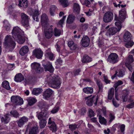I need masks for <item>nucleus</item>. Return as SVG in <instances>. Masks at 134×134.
Wrapping results in <instances>:
<instances>
[{"label": "nucleus", "instance_id": "nucleus-1", "mask_svg": "<svg viewBox=\"0 0 134 134\" xmlns=\"http://www.w3.org/2000/svg\"><path fill=\"white\" fill-rule=\"evenodd\" d=\"M12 33L13 37L9 35H7L5 37L3 43L5 48L9 52L13 51L15 47L16 43L13 38L21 44H23L25 40L23 36V32L18 27H14Z\"/></svg>", "mask_w": 134, "mask_h": 134}, {"label": "nucleus", "instance_id": "nucleus-2", "mask_svg": "<svg viewBox=\"0 0 134 134\" xmlns=\"http://www.w3.org/2000/svg\"><path fill=\"white\" fill-rule=\"evenodd\" d=\"M45 81L50 86L56 88H59L61 83L60 78L53 74L47 76Z\"/></svg>", "mask_w": 134, "mask_h": 134}, {"label": "nucleus", "instance_id": "nucleus-3", "mask_svg": "<svg viewBox=\"0 0 134 134\" xmlns=\"http://www.w3.org/2000/svg\"><path fill=\"white\" fill-rule=\"evenodd\" d=\"M43 27L44 28V37L47 39L51 38L53 34V30L52 27L49 25H46V26Z\"/></svg>", "mask_w": 134, "mask_h": 134}, {"label": "nucleus", "instance_id": "nucleus-4", "mask_svg": "<svg viewBox=\"0 0 134 134\" xmlns=\"http://www.w3.org/2000/svg\"><path fill=\"white\" fill-rule=\"evenodd\" d=\"M126 9L123 8L119 11V17L116 14L114 15L115 20L117 21H123L126 18Z\"/></svg>", "mask_w": 134, "mask_h": 134}, {"label": "nucleus", "instance_id": "nucleus-5", "mask_svg": "<svg viewBox=\"0 0 134 134\" xmlns=\"http://www.w3.org/2000/svg\"><path fill=\"white\" fill-rule=\"evenodd\" d=\"M47 108L43 111H42L40 112H37L36 116L38 119L41 120H42L46 119L48 118L49 115V112L47 111Z\"/></svg>", "mask_w": 134, "mask_h": 134}, {"label": "nucleus", "instance_id": "nucleus-6", "mask_svg": "<svg viewBox=\"0 0 134 134\" xmlns=\"http://www.w3.org/2000/svg\"><path fill=\"white\" fill-rule=\"evenodd\" d=\"M107 60L110 63L114 64L118 62L119 60L118 56L115 53H112L109 56Z\"/></svg>", "mask_w": 134, "mask_h": 134}, {"label": "nucleus", "instance_id": "nucleus-7", "mask_svg": "<svg viewBox=\"0 0 134 134\" xmlns=\"http://www.w3.org/2000/svg\"><path fill=\"white\" fill-rule=\"evenodd\" d=\"M12 103L16 105H21L23 104V100L20 97L18 96H12L11 98Z\"/></svg>", "mask_w": 134, "mask_h": 134}, {"label": "nucleus", "instance_id": "nucleus-8", "mask_svg": "<svg viewBox=\"0 0 134 134\" xmlns=\"http://www.w3.org/2000/svg\"><path fill=\"white\" fill-rule=\"evenodd\" d=\"M113 14L111 12H108L104 14L103 18V21L105 23L111 22L113 19Z\"/></svg>", "mask_w": 134, "mask_h": 134}, {"label": "nucleus", "instance_id": "nucleus-9", "mask_svg": "<svg viewBox=\"0 0 134 134\" xmlns=\"http://www.w3.org/2000/svg\"><path fill=\"white\" fill-rule=\"evenodd\" d=\"M21 23L22 25L25 27H27L29 26V18L28 16L24 13L21 14Z\"/></svg>", "mask_w": 134, "mask_h": 134}, {"label": "nucleus", "instance_id": "nucleus-10", "mask_svg": "<svg viewBox=\"0 0 134 134\" xmlns=\"http://www.w3.org/2000/svg\"><path fill=\"white\" fill-rule=\"evenodd\" d=\"M42 65L45 71H48L51 72H53V71L54 69L51 63L50 62H47L46 63L43 62Z\"/></svg>", "mask_w": 134, "mask_h": 134}, {"label": "nucleus", "instance_id": "nucleus-11", "mask_svg": "<svg viewBox=\"0 0 134 134\" xmlns=\"http://www.w3.org/2000/svg\"><path fill=\"white\" fill-rule=\"evenodd\" d=\"M98 99V97L97 96H93L92 98L87 99L86 102V104L88 105L91 106L94 103L95 105H97Z\"/></svg>", "mask_w": 134, "mask_h": 134}, {"label": "nucleus", "instance_id": "nucleus-12", "mask_svg": "<svg viewBox=\"0 0 134 134\" xmlns=\"http://www.w3.org/2000/svg\"><path fill=\"white\" fill-rule=\"evenodd\" d=\"M118 31H119L116 27H110L107 31L105 33V35L108 37H110L112 36L115 34Z\"/></svg>", "mask_w": 134, "mask_h": 134}, {"label": "nucleus", "instance_id": "nucleus-13", "mask_svg": "<svg viewBox=\"0 0 134 134\" xmlns=\"http://www.w3.org/2000/svg\"><path fill=\"white\" fill-rule=\"evenodd\" d=\"M28 121V118L25 116L21 118L16 121L18 126L19 127H22Z\"/></svg>", "mask_w": 134, "mask_h": 134}, {"label": "nucleus", "instance_id": "nucleus-14", "mask_svg": "<svg viewBox=\"0 0 134 134\" xmlns=\"http://www.w3.org/2000/svg\"><path fill=\"white\" fill-rule=\"evenodd\" d=\"M31 66L32 68L37 73H41L43 70L41 68L40 64L36 62L32 63Z\"/></svg>", "mask_w": 134, "mask_h": 134}, {"label": "nucleus", "instance_id": "nucleus-15", "mask_svg": "<svg viewBox=\"0 0 134 134\" xmlns=\"http://www.w3.org/2000/svg\"><path fill=\"white\" fill-rule=\"evenodd\" d=\"M45 55L46 58L49 59L50 60H53L54 59V54L51 52V49L49 48L46 51Z\"/></svg>", "mask_w": 134, "mask_h": 134}, {"label": "nucleus", "instance_id": "nucleus-16", "mask_svg": "<svg viewBox=\"0 0 134 134\" xmlns=\"http://www.w3.org/2000/svg\"><path fill=\"white\" fill-rule=\"evenodd\" d=\"M33 53L38 59L41 58L43 54V52L40 48L35 49L33 51Z\"/></svg>", "mask_w": 134, "mask_h": 134}, {"label": "nucleus", "instance_id": "nucleus-17", "mask_svg": "<svg viewBox=\"0 0 134 134\" xmlns=\"http://www.w3.org/2000/svg\"><path fill=\"white\" fill-rule=\"evenodd\" d=\"M81 42L82 46L84 47H87L90 44V38L87 36H84L81 40Z\"/></svg>", "mask_w": 134, "mask_h": 134}, {"label": "nucleus", "instance_id": "nucleus-18", "mask_svg": "<svg viewBox=\"0 0 134 134\" xmlns=\"http://www.w3.org/2000/svg\"><path fill=\"white\" fill-rule=\"evenodd\" d=\"M32 12V15L34 20L36 21H38V16L39 14L38 10V8H35L33 10Z\"/></svg>", "mask_w": 134, "mask_h": 134}, {"label": "nucleus", "instance_id": "nucleus-19", "mask_svg": "<svg viewBox=\"0 0 134 134\" xmlns=\"http://www.w3.org/2000/svg\"><path fill=\"white\" fill-rule=\"evenodd\" d=\"M53 93L52 90L50 88L46 89L44 92L43 96L44 98L47 99L51 96Z\"/></svg>", "mask_w": 134, "mask_h": 134}, {"label": "nucleus", "instance_id": "nucleus-20", "mask_svg": "<svg viewBox=\"0 0 134 134\" xmlns=\"http://www.w3.org/2000/svg\"><path fill=\"white\" fill-rule=\"evenodd\" d=\"M50 126H48L50 127V129L53 132L55 131H56V126L55 122L51 120V118H49V121L48 123Z\"/></svg>", "mask_w": 134, "mask_h": 134}, {"label": "nucleus", "instance_id": "nucleus-21", "mask_svg": "<svg viewBox=\"0 0 134 134\" xmlns=\"http://www.w3.org/2000/svg\"><path fill=\"white\" fill-rule=\"evenodd\" d=\"M42 24L43 26H45L47 24L48 18L47 15L44 13L41 16V18Z\"/></svg>", "mask_w": 134, "mask_h": 134}, {"label": "nucleus", "instance_id": "nucleus-22", "mask_svg": "<svg viewBox=\"0 0 134 134\" xmlns=\"http://www.w3.org/2000/svg\"><path fill=\"white\" fill-rule=\"evenodd\" d=\"M10 115L8 113L6 114L3 117L1 118V121L4 124H5L8 123L10 119L9 117Z\"/></svg>", "mask_w": 134, "mask_h": 134}, {"label": "nucleus", "instance_id": "nucleus-23", "mask_svg": "<svg viewBox=\"0 0 134 134\" xmlns=\"http://www.w3.org/2000/svg\"><path fill=\"white\" fill-rule=\"evenodd\" d=\"M23 75L21 73L16 74L14 77V80L16 82H21L24 80Z\"/></svg>", "mask_w": 134, "mask_h": 134}, {"label": "nucleus", "instance_id": "nucleus-24", "mask_svg": "<svg viewBox=\"0 0 134 134\" xmlns=\"http://www.w3.org/2000/svg\"><path fill=\"white\" fill-rule=\"evenodd\" d=\"M29 50V47L25 46L21 47L20 51V54L22 55H24L27 53Z\"/></svg>", "mask_w": 134, "mask_h": 134}, {"label": "nucleus", "instance_id": "nucleus-25", "mask_svg": "<svg viewBox=\"0 0 134 134\" xmlns=\"http://www.w3.org/2000/svg\"><path fill=\"white\" fill-rule=\"evenodd\" d=\"M18 5L19 7L24 8H27L28 5L27 0H20L19 2Z\"/></svg>", "mask_w": 134, "mask_h": 134}, {"label": "nucleus", "instance_id": "nucleus-26", "mask_svg": "<svg viewBox=\"0 0 134 134\" xmlns=\"http://www.w3.org/2000/svg\"><path fill=\"white\" fill-rule=\"evenodd\" d=\"M131 34L128 31L126 32L124 36V41L127 42L130 41L131 39Z\"/></svg>", "mask_w": 134, "mask_h": 134}, {"label": "nucleus", "instance_id": "nucleus-27", "mask_svg": "<svg viewBox=\"0 0 134 134\" xmlns=\"http://www.w3.org/2000/svg\"><path fill=\"white\" fill-rule=\"evenodd\" d=\"M39 131L37 126L33 127L30 130L29 134H37L39 132Z\"/></svg>", "mask_w": 134, "mask_h": 134}, {"label": "nucleus", "instance_id": "nucleus-28", "mask_svg": "<svg viewBox=\"0 0 134 134\" xmlns=\"http://www.w3.org/2000/svg\"><path fill=\"white\" fill-rule=\"evenodd\" d=\"M26 100L28 102V104L30 106L33 105L37 101V100L35 98L32 97H30L27 98Z\"/></svg>", "mask_w": 134, "mask_h": 134}, {"label": "nucleus", "instance_id": "nucleus-29", "mask_svg": "<svg viewBox=\"0 0 134 134\" xmlns=\"http://www.w3.org/2000/svg\"><path fill=\"white\" fill-rule=\"evenodd\" d=\"M75 18L74 15L70 14L69 15L66 20V23L68 24L72 23L74 21Z\"/></svg>", "mask_w": 134, "mask_h": 134}, {"label": "nucleus", "instance_id": "nucleus-30", "mask_svg": "<svg viewBox=\"0 0 134 134\" xmlns=\"http://www.w3.org/2000/svg\"><path fill=\"white\" fill-rule=\"evenodd\" d=\"M42 91V90L41 88H35L33 89L32 91V94L34 95H37L40 94Z\"/></svg>", "mask_w": 134, "mask_h": 134}, {"label": "nucleus", "instance_id": "nucleus-31", "mask_svg": "<svg viewBox=\"0 0 134 134\" xmlns=\"http://www.w3.org/2000/svg\"><path fill=\"white\" fill-rule=\"evenodd\" d=\"M114 89L113 88H111L109 90L108 92V98L109 100H111L114 95Z\"/></svg>", "mask_w": 134, "mask_h": 134}, {"label": "nucleus", "instance_id": "nucleus-32", "mask_svg": "<svg viewBox=\"0 0 134 134\" xmlns=\"http://www.w3.org/2000/svg\"><path fill=\"white\" fill-rule=\"evenodd\" d=\"M73 11L77 14H79L80 11V8L79 5L77 3H75L74 4Z\"/></svg>", "mask_w": 134, "mask_h": 134}, {"label": "nucleus", "instance_id": "nucleus-33", "mask_svg": "<svg viewBox=\"0 0 134 134\" xmlns=\"http://www.w3.org/2000/svg\"><path fill=\"white\" fill-rule=\"evenodd\" d=\"M2 86L3 87L7 90H9L10 89L9 83L7 81H3L2 82Z\"/></svg>", "mask_w": 134, "mask_h": 134}, {"label": "nucleus", "instance_id": "nucleus-34", "mask_svg": "<svg viewBox=\"0 0 134 134\" xmlns=\"http://www.w3.org/2000/svg\"><path fill=\"white\" fill-rule=\"evenodd\" d=\"M83 92L87 94H91L93 92V89L92 87H87L83 89Z\"/></svg>", "mask_w": 134, "mask_h": 134}, {"label": "nucleus", "instance_id": "nucleus-35", "mask_svg": "<svg viewBox=\"0 0 134 134\" xmlns=\"http://www.w3.org/2000/svg\"><path fill=\"white\" fill-rule=\"evenodd\" d=\"M92 61V59L87 55H85L82 59V62L83 63L89 62Z\"/></svg>", "mask_w": 134, "mask_h": 134}, {"label": "nucleus", "instance_id": "nucleus-36", "mask_svg": "<svg viewBox=\"0 0 134 134\" xmlns=\"http://www.w3.org/2000/svg\"><path fill=\"white\" fill-rule=\"evenodd\" d=\"M56 9V7L54 5H52L51 6L50 9V13L51 16H54V15L55 10Z\"/></svg>", "mask_w": 134, "mask_h": 134}, {"label": "nucleus", "instance_id": "nucleus-37", "mask_svg": "<svg viewBox=\"0 0 134 134\" xmlns=\"http://www.w3.org/2000/svg\"><path fill=\"white\" fill-rule=\"evenodd\" d=\"M115 74L119 77H122L125 75V72L123 70H120L118 71H116Z\"/></svg>", "mask_w": 134, "mask_h": 134}, {"label": "nucleus", "instance_id": "nucleus-38", "mask_svg": "<svg viewBox=\"0 0 134 134\" xmlns=\"http://www.w3.org/2000/svg\"><path fill=\"white\" fill-rule=\"evenodd\" d=\"M134 61V58L132 55H130L126 59V63L131 64Z\"/></svg>", "mask_w": 134, "mask_h": 134}, {"label": "nucleus", "instance_id": "nucleus-39", "mask_svg": "<svg viewBox=\"0 0 134 134\" xmlns=\"http://www.w3.org/2000/svg\"><path fill=\"white\" fill-rule=\"evenodd\" d=\"M99 121L101 124L106 125L107 122L106 120L104 117H102L101 115L99 116Z\"/></svg>", "mask_w": 134, "mask_h": 134}, {"label": "nucleus", "instance_id": "nucleus-40", "mask_svg": "<svg viewBox=\"0 0 134 134\" xmlns=\"http://www.w3.org/2000/svg\"><path fill=\"white\" fill-rule=\"evenodd\" d=\"M54 35L56 37L59 36L61 33V30L60 29H59L56 28H55L54 29Z\"/></svg>", "mask_w": 134, "mask_h": 134}, {"label": "nucleus", "instance_id": "nucleus-41", "mask_svg": "<svg viewBox=\"0 0 134 134\" xmlns=\"http://www.w3.org/2000/svg\"><path fill=\"white\" fill-rule=\"evenodd\" d=\"M60 4L64 7H67L68 5V1L67 0H59Z\"/></svg>", "mask_w": 134, "mask_h": 134}, {"label": "nucleus", "instance_id": "nucleus-42", "mask_svg": "<svg viewBox=\"0 0 134 134\" xmlns=\"http://www.w3.org/2000/svg\"><path fill=\"white\" fill-rule=\"evenodd\" d=\"M46 123V119L42 120H40V122H39L40 128H43L45 126Z\"/></svg>", "mask_w": 134, "mask_h": 134}, {"label": "nucleus", "instance_id": "nucleus-43", "mask_svg": "<svg viewBox=\"0 0 134 134\" xmlns=\"http://www.w3.org/2000/svg\"><path fill=\"white\" fill-rule=\"evenodd\" d=\"M124 94L122 95V99L123 100V102H126L127 100L129 92L126 91L125 92H124Z\"/></svg>", "mask_w": 134, "mask_h": 134}, {"label": "nucleus", "instance_id": "nucleus-44", "mask_svg": "<svg viewBox=\"0 0 134 134\" xmlns=\"http://www.w3.org/2000/svg\"><path fill=\"white\" fill-rule=\"evenodd\" d=\"M4 25L5 27L6 28L7 31H9L10 27V24L8 23V22L6 20L4 21Z\"/></svg>", "mask_w": 134, "mask_h": 134}, {"label": "nucleus", "instance_id": "nucleus-45", "mask_svg": "<svg viewBox=\"0 0 134 134\" xmlns=\"http://www.w3.org/2000/svg\"><path fill=\"white\" fill-rule=\"evenodd\" d=\"M10 113L15 118H17L19 117V113L16 110L12 111L10 112Z\"/></svg>", "mask_w": 134, "mask_h": 134}, {"label": "nucleus", "instance_id": "nucleus-46", "mask_svg": "<svg viewBox=\"0 0 134 134\" xmlns=\"http://www.w3.org/2000/svg\"><path fill=\"white\" fill-rule=\"evenodd\" d=\"M123 83V82L120 80H119L116 83H115L114 85V87L115 89V91L116 90V88L122 84Z\"/></svg>", "mask_w": 134, "mask_h": 134}, {"label": "nucleus", "instance_id": "nucleus-47", "mask_svg": "<svg viewBox=\"0 0 134 134\" xmlns=\"http://www.w3.org/2000/svg\"><path fill=\"white\" fill-rule=\"evenodd\" d=\"M122 22V21H117L115 23V24L116 26L118 28L117 29L119 31H120L121 28V23Z\"/></svg>", "mask_w": 134, "mask_h": 134}, {"label": "nucleus", "instance_id": "nucleus-48", "mask_svg": "<svg viewBox=\"0 0 134 134\" xmlns=\"http://www.w3.org/2000/svg\"><path fill=\"white\" fill-rule=\"evenodd\" d=\"M127 42L125 45V46L127 48H129L131 47L134 44V42L131 41L130 40Z\"/></svg>", "mask_w": 134, "mask_h": 134}, {"label": "nucleus", "instance_id": "nucleus-49", "mask_svg": "<svg viewBox=\"0 0 134 134\" xmlns=\"http://www.w3.org/2000/svg\"><path fill=\"white\" fill-rule=\"evenodd\" d=\"M126 65L130 71L132 72L133 71V67L130 64L126 63Z\"/></svg>", "mask_w": 134, "mask_h": 134}, {"label": "nucleus", "instance_id": "nucleus-50", "mask_svg": "<svg viewBox=\"0 0 134 134\" xmlns=\"http://www.w3.org/2000/svg\"><path fill=\"white\" fill-rule=\"evenodd\" d=\"M59 109V107H55L51 110V112L53 114L55 113L58 111Z\"/></svg>", "mask_w": 134, "mask_h": 134}, {"label": "nucleus", "instance_id": "nucleus-51", "mask_svg": "<svg viewBox=\"0 0 134 134\" xmlns=\"http://www.w3.org/2000/svg\"><path fill=\"white\" fill-rule=\"evenodd\" d=\"M120 131L123 134H124V131L125 129V126L124 124H122L119 126Z\"/></svg>", "mask_w": 134, "mask_h": 134}, {"label": "nucleus", "instance_id": "nucleus-52", "mask_svg": "<svg viewBox=\"0 0 134 134\" xmlns=\"http://www.w3.org/2000/svg\"><path fill=\"white\" fill-rule=\"evenodd\" d=\"M88 112L89 116L90 118H91L94 116L95 113L91 109H89Z\"/></svg>", "mask_w": 134, "mask_h": 134}, {"label": "nucleus", "instance_id": "nucleus-53", "mask_svg": "<svg viewBox=\"0 0 134 134\" xmlns=\"http://www.w3.org/2000/svg\"><path fill=\"white\" fill-rule=\"evenodd\" d=\"M126 108L129 109L133 108L134 107V102H133L130 104L126 105Z\"/></svg>", "mask_w": 134, "mask_h": 134}, {"label": "nucleus", "instance_id": "nucleus-54", "mask_svg": "<svg viewBox=\"0 0 134 134\" xmlns=\"http://www.w3.org/2000/svg\"><path fill=\"white\" fill-rule=\"evenodd\" d=\"M77 127V125H70L69 126V128L72 130L75 129Z\"/></svg>", "mask_w": 134, "mask_h": 134}, {"label": "nucleus", "instance_id": "nucleus-55", "mask_svg": "<svg viewBox=\"0 0 134 134\" xmlns=\"http://www.w3.org/2000/svg\"><path fill=\"white\" fill-rule=\"evenodd\" d=\"M103 78L104 79V81L107 83H109L110 82V81L108 79L107 77L105 75H103Z\"/></svg>", "mask_w": 134, "mask_h": 134}, {"label": "nucleus", "instance_id": "nucleus-56", "mask_svg": "<svg viewBox=\"0 0 134 134\" xmlns=\"http://www.w3.org/2000/svg\"><path fill=\"white\" fill-rule=\"evenodd\" d=\"M86 109L85 108H83L81 110V115H84L86 112Z\"/></svg>", "mask_w": 134, "mask_h": 134}, {"label": "nucleus", "instance_id": "nucleus-57", "mask_svg": "<svg viewBox=\"0 0 134 134\" xmlns=\"http://www.w3.org/2000/svg\"><path fill=\"white\" fill-rule=\"evenodd\" d=\"M63 61L62 60V59L61 58L59 57L57 60L56 63L57 64H61L62 63Z\"/></svg>", "mask_w": 134, "mask_h": 134}, {"label": "nucleus", "instance_id": "nucleus-58", "mask_svg": "<svg viewBox=\"0 0 134 134\" xmlns=\"http://www.w3.org/2000/svg\"><path fill=\"white\" fill-rule=\"evenodd\" d=\"M98 44V46L100 47H103L104 46V43L103 41H101L100 40L99 41Z\"/></svg>", "mask_w": 134, "mask_h": 134}, {"label": "nucleus", "instance_id": "nucleus-59", "mask_svg": "<svg viewBox=\"0 0 134 134\" xmlns=\"http://www.w3.org/2000/svg\"><path fill=\"white\" fill-rule=\"evenodd\" d=\"M18 14V12L13 11L12 13V15L13 16V18L16 19L17 16Z\"/></svg>", "mask_w": 134, "mask_h": 134}, {"label": "nucleus", "instance_id": "nucleus-60", "mask_svg": "<svg viewBox=\"0 0 134 134\" xmlns=\"http://www.w3.org/2000/svg\"><path fill=\"white\" fill-rule=\"evenodd\" d=\"M112 102L113 105L116 107H117L119 106V104L114 99H113Z\"/></svg>", "mask_w": 134, "mask_h": 134}, {"label": "nucleus", "instance_id": "nucleus-61", "mask_svg": "<svg viewBox=\"0 0 134 134\" xmlns=\"http://www.w3.org/2000/svg\"><path fill=\"white\" fill-rule=\"evenodd\" d=\"M84 3L86 6L89 7L90 6V1L88 0H85L84 1Z\"/></svg>", "mask_w": 134, "mask_h": 134}, {"label": "nucleus", "instance_id": "nucleus-62", "mask_svg": "<svg viewBox=\"0 0 134 134\" xmlns=\"http://www.w3.org/2000/svg\"><path fill=\"white\" fill-rule=\"evenodd\" d=\"M88 25L87 24H84L82 25V29L84 30H86L88 27Z\"/></svg>", "mask_w": 134, "mask_h": 134}, {"label": "nucleus", "instance_id": "nucleus-63", "mask_svg": "<svg viewBox=\"0 0 134 134\" xmlns=\"http://www.w3.org/2000/svg\"><path fill=\"white\" fill-rule=\"evenodd\" d=\"M55 46L57 51L59 52L60 49V46L59 45V43L57 42Z\"/></svg>", "mask_w": 134, "mask_h": 134}, {"label": "nucleus", "instance_id": "nucleus-64", "mask_svg": "<svg viewBox=\"0 0 134 134\" xmlns=\"http://www.w3.org/2000/svg\"><path fill=\"white\" fill-rule=\"evenodd\" d=\"M76 47L77 45L76 44L74 43L70 48L71 50H74L76 49Z\"/></svg>", "mask_w": 134, "mask_h": 134}]
</instances>
